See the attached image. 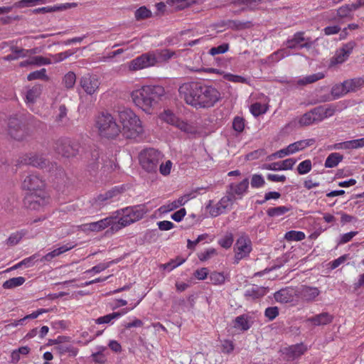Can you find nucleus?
Returning a JSON list of instances; mask_svg holds the SVG:
<instances>
[{"label":"nucleus","mask_w":364,"mask_h":364,"mask_svg":"<svg viewBox=\"0 0 364 364\" xmlns=\"http://www.w3.org/2000/svg\"><path fill=\"white\" fill-rule=\"evenodd\" d=\"M178 92L188 105L196 109L212 107L222 98L215 87L200 82L183 83L179 87Z\"/></svg>","instance_id":"obj_1"},{"label":"nucleus","mask_w":364,"mask_h":364,"mask_svg":"<svg viewBox=\"0 0 364 364\" xmlns=\"http://www.w3.org/2000/svg\"><path fill=\"white\" fill-rule=\"evenodd\" d=\"M165 90L160 85H146L132 92V99L134 104L146 113L151 110L164 97Z\"/></svg>","instance_id":"obj_2"},{"label":"nucleus","mask_w":364,"mask_h":364,"mask_svg":"<svg viewBox=\"0 0 364 364\" xmlns=\"http://www.w3.org/2000/svg\"><path fill=\"white\" fill-rule=\"evenodd\" d=\"M119 118L122 124V135L127 139H136L143 132L139 118L130 109H124L119 112Z\"/></svg>","instance_id":"obj_3"},{"label":"nucleus","mask_w":364,"mask_h":364,"mask_svg":"<svg viewBox=\"0 0 364 364\" xmlns=\"http://www.w3.org/2000/svg\"><path fill=\"white\" fill-rule=\"evenodd\" d=\"M96 125L100 134L107 139L116 137L121 132L114 117L107 112H102L97 119Z\"/></svg>","instance_id":"obj_4"},{"label":"nucleus","mask_w":364,"mask_h":364,"mask_svg":"<svg viewBox=\"0 0 364 364\" xmlns=\"http://www.w3.org/2000/svg\"><path fill=\"white\" fill-rule=\"evenodd\" d=\"M80 144L77 140L69 138H60L53 144V150L65 158L75 157L79 154Z\"/></svg>","instance_id":"obj_5"},{"label":"nucleus","mask_w":364,"mask_h":364,"mask_svg":"<svg viewBox=\"0 0 364 364\" xmlns=\"http://www.w3.org/2000/svg\"><path fill=\"white\" fill-rule=\"evenodd\" d=\"M161 153L154 149H148L139 155V162L144 170L148 173H156Z\"/></svg>","instance_id":"obj_6"},{"label":"nucleus","mask_w":364,"mask_h":364,"mask_svg":"<svg viewBox=\"0 0 364 364\" xmlns=\"http://www.w3.org/2000/svg\"><path fill=\"white\" fill-rule=\"evenodd\" d=\"M8 131L9 135L17 141L23 140L27 135L25 124L21 119L16 117L9 118Z\"/></svg>","instance_id":"obj_7"},{"label":"nucleus","mask_w":364,"mask_h":364,"mask_svg":"<svg viewBox=\"0 0 364 364\" xmlns=\"http://www.w3.org/2000/svg\"><path fill=\"white\" fill-rule=\"evenodd\" d=\"M156 65L155 57L153 53H144L129 63V70L136 71Z\"/></svg>","instance_id":"obj_8"},{"label":"nucleus","mask_w":364,"mask_h":364,"mask_svg":"<svg viewBox=\"0 0 364 364\" xmlns=\"http://www.w3.org/2000/svg\"><path fill=\"white\" fill-rule=\"evenodd\" d=\"M147 212L148 208H146V205L145 203L129 206L122 209V213H126V214H129V216L134 222H136L142 219Z\"/></svg>","instance_id":"obj_9"},{"label":"nucleus","mask_w":364,"mask_h":364,"mask_svg":"<svg viewBox=\"0 0 364 364\" xmlns=\"http://www.w3.org/2000/svg\"><path fill=\"white\" fill-rule=\"evenodd\" d=\"M44 186V181L35 174L26 176L22 183L23 188L28 191L41 190Z\"/></svg>","instance_id":"obj_10"},{"label":"nucleus","mask_w":364,"mask_h":364,"mask_svg":"<svg viewBox=\"0 0 364 364\" xmlns=\"http://www.w3.org/2000/svg\"><path fill=\"white\" fill-rule=\"evenodd\" d=\"M298 296L303 300L307 302H312L315 301L316 298L320 294V290L315 287H310L307 285H302L298 289Z\"/></svg>","instance_id":"obj_11"},{"label":"nucleus","mask_w":364,"mask_h":364,"mask_svg":"<svg viewBox=\"0 0 364 364\" xmlns=\"http://www.w3.org/2000/svg\"><path fill=\"white\" fill-rule=\"evenodd\" d=\"M296 161V159L289 158L282 161L274 162L272 164H264L262 166V168L272 171L289 170L293 168Z\"/></svg>","instance_id":"obj_12"},{"label":"nucleus","mask_w":364,"mask_h":364,"mask_svg":"<svg viewBox=\"0 0 364 364\" xmlns=\"http://www.w3.org/2000/svg\"><path fill=\"white\" fill-rule=\"evenodd\" d=\"M80 86L88 95H92L99 87V82L95 77L90 75H84L81 77Z\"/></svg>","instance_id":"obj_13"},{"label":"nucleus","mask_w":364,"mask_h":364,"mask_svg":"<svg viewBox=\"0 0 364 364\" xmlns=\"http://www.w3.org/2000/svg\"><path fill=\"white\" fill-rule=\"evenodd\" d=\"M114 223L113 218H106L97 222H92L82 225L83 230H89L90 231H100L109 227Z\"/></svg>","instance_id":"obj_14"},{"label":"nucleus","mask_w":364,"mask_h":364,"mask_svg":"<svg viewBox=\"0 0 364 364\" xmlns=\"http://www.w3.org/2000/svg\"><path fill=\"white\" fill-rule=\"evenodd\" d=\"M335 111L336 109L333 105H320L313 109L317 122H321L323 119L332 116Z\"/></svg>","instance_id":"obj_15"},{"label":"nucleus","mask_w":364,"mask_h":364,"mask_svg":"<svg viewBox=\"0 0 364 364\" xmlns=\"http://www.w3.org/2000/svg\"><path fill=\"white\" fill-rule=\"evenodd\" d=\"M77 3H66L63 4L59 6H46V7H41L32 10L33 14H45V13H49V12H55V11H60L66 10L71 8H75L77 6Z\"/></svg>","instance_id":"obj_16"},{"label":"nucleus","mask_w":364,"mask_h":364,"mask_svg":"<svg viewBox=\"0 0 364 364\" xmlns=\"http://www.w3.org/2000/svg\"><path fill=\"white\" fill-rule=\"evenodd\" d=\"M333 320V316L328 312H322L307 319V321L313 323L314 326H324L331 323Z\"/></svg>","instance_id":"obj_17"},{"label":"nucleus","mask_w":364,"mask_h":364,"mask_svg":"<svg viewBox=\"0 0 364 364\" xmlns=\"http://www.w3.org/2000/svg\"><path fill=\"white\" fill-rule=\"evenodd\" d=\"M235 250H237L249 255L252 251L251 240L246 236L240 237L235 245Z\"/></svg>","instance_id":"obj_18"},{"label":"nucleus","mask_w":364,"mask_h":364,"mask_svg":"<svg viewBox=\"0 0 364 364\" xmlns=\"http://www.w3.org/2000/svg\"><path fill=\"white\" fill-rule=\"evenodd\" d=\"M25 203H28L29 208L37 210L45 205V199L43 196L32 193L26 197Z\"/></svg>","instance_id":"obj_19"},{"label":"nucleus","mask_w":364,"mask_h":364,"mask_svg":"<svg viewBox=\"0 0 364 364\" xmlns=\"http://www.w3.org/2000/svg\"><path fill=\"white\" fill-rule=\"evenodd\" d=\"M27 164L37 168H46L49 161L44 158L42 155L39 154H33L28 157Z\"/></svg>","instance_id":"obj_20"},{"label":"nucleus","mask_w":364,"mask_h":364,"mask_svg":"<svg viewBox=\"0 0 364 364\" xmlns=\"http://www.w3.org/2000/svg\"><path fill=\"white\" fill-rule=\"evenodd\" d=\"M100 151L95 149L90 153V158L87 161V168L90 172H95L100 164Z\"/></svg>","instance_id":"obj_21"},{"label":"nucleus","mask_w":364,"mask_h":364,"mask_svg":"<svg viewBox=\"0 0 364 364\" xmlns=\"http://www.w3.org/2000/svg\"><path fill=\"white\" fill-rule=\"evenodd\" d=\"M73 246H68V245H63L50 252L46 254L45 256L42 257L40 259L41 262H50L51 261L54 257L59 256L60 255L72 249Z\"/></svg>","instance_id":"obj_22"},{"label":"nucleus","mask_w":364,"mask_h":364,"mask_svg":"<svg viewBox=\"0 0 364 364\" xmlns=\"http://www.w3.org/2000/svg\"><path fill=\"white\" fill-rule=\"evenodd\" d=\"M223 26H228L232 30H243L249 28L252 26L251 21H240L238 20H228L223 23Z\"/></svg>","instance_id":"obj_23"},{"label":"nucleus","mask_w":364,"mask_h":364,"mask_svg":"<svg viewBox=\"0 0 364 364\" xmlns=\"http://www.w3.org/2000/svg\"><path fill=\"white\" fill-rule=\"evenodd\" d=\"M274 297L278 302L286 304L293 300V295L290 290L282 289L274 293Z\"/></svg>","instance_id":"obj_24"},{"label":"nucleus","mask_w":364,"mask_h":364,"mask_svg":"<svg viewBox=\"0 0 364 364\" xmlns=\"http://www.w3.org/2000/svg\"><path fill=\"white\" fill-rule=\"evenodd\" d=\"M267 288L263 287H258L253 285L250 289H247L245 296L246 297H251L252 299H258L266 294Z\"/></svg>","instance_id":"obj_25"},{"label":"nucleus","mask_w":364,"mask_h":364,"mask_svg":"<svg viewBox=\"0 0 364 364\" xmlns=\"http://www.w3.org/2000/svg\"><path fill=\"white\" fill-rule=\"evenodd\" d=\"M343 156L340 153L333 152L330 154L326 159L324 166L326 168H334L336 167L342 160Z\"/></svg>","instance_id":"obj_26"},{"label":"nucleus","mask_w":364,"mask_h":364,"mask_svg":"<svg viewBox=\"0 0 364 364\" xmlns=\"http://www.w3.org/2000/svg\"><path fill=\"white\" fill-rule=\"evenodd\" d=\"M347 91L355 92L364 85V79L362 77L353 78L344 81Z\"/></svg>","instance_id":"obj_27"},{"label":"nucleus","mask_w":364,"mask_h":364,"mask_svg":"<svg viewBox=\"0 0 364 364\" xmlns=\"http://www.w3.org/2000/svg\"><path fill=\"white\" fill-rule=\"evenodd\" d=\"M134 222L132 220V218L129 216V214H126V213H122V217H121L117 223H114L112 225L111 230L112 231H117L122 228H124Z\"/></svg>","instance_id":"obj_28"},{"label":"nucleus","mask_w":364,"mask_h":364,"mask_svg":"<svg viewBox=\"0 0 364 364\" xmlns=\"http://www.w3.org/2000/svg\"><path fill=\"white\" fill-rule=\"evenodd\" d=\"M42 92V86L39 84L35 85L32 88L29 89L26 95L28 102L33 103L41 95Z\"/></svg>","instance_id":"obj_29"},{"label":"nucleus","mask_w":364,"mask_h":364,"mask_svg":"<svg viewBox=\"0 0 364 364\" xmlns=\"http://www.w3.org/2000/svg\"><path fill=\"white\" fill-rule=\"evenodd\" d=\"M304 32H296L291 39H288L286 42L287 47L290 49H294L298 46H299L300 43L304 41L306 39L304 37Z\"/></svg>","instance_id":"obj_30"},{"label":"nucleus","mask_w":364,"mask_h":364,"mask_svg":"<svg viewBox=\"0 0 364 364\" xmlns=\"http://www.w3.org/2000/svg\"><path fill=\"white\" fill-rule=\"evenodd\" d=\"M152 53L155 57L156 64L169 60L175 54L174 52L168 49L156 50Z\"/></svg>","instance_id":"obj_31"},{"label":"nucleus","mask_w":364,"mask_h":364,"mask_svg":"<svg viewBox=\"0 0 364 364\" xmlns=\"http://www.w3.org/2000/svg\"><path fill=\"white\" fill-rule=\"evenodd\" d=\"M249 187L248 178L243 179L240 183L237 185L230 184V188L232 191L237 195H242L245 193Z\"/></svg>","instance_id":"obj_32"},{"label":"nucleus","mask_w":364,"mask_h":364,"mask_svg":"<svg viewBox=\"0 0 364 364\" xmlns=\"http://www.w3.org/2000/svg\"><path fill=\"white\" fill-rule=\"evenodd\" d=\"M347 90L345 82H343L341 84H337L333 86L331 93L333 95V99H338L349 92Z\"/></svg>","instance_id":"obj_33"},{"label":"nucleus","mask_w":364,"mask_h":364,"mask_svg":"<svg viewBox=\"0 0 364 364\" xmlns=\"http://www.w3.org/2000/svg\"><path fill=\"white\" fill-rule=\"evenodd\" d=\"M26 282L23 277H13L5 281L2 285L4 289H13L21 286Z\"/></svg>","instance_id":"obj_34"},{"label":"nucleus","mask_w":364,"mask_h":364,"mask_svg":"<svg viewBox=\"0 0 364 364\" xmlns=\"http://www.w3.org/2000/svg\"><path fill=\"white\" fill-rule=\"evenodd\" d=\"M291 210L290 207L287 206H277L274 208H270L267 210V214L269 217H277L282 216L289 212Z\"/></svg>","instance_id":"obj_35"},{"label":"nucleus","mask_w":364,"mask_h":364,"mask_svg":"<svg viewBox=\"0 0 364 364\" xmlns=\"http://www.w3.org/2000/svg\"><path fill=\"white\" fill-rule=\"evenodd\" d=\"M263 0H232L231 3L236 6L245 5L247 7L242 8L241 11L246 9L252 10L254 6L260 4Z\"/></svg>","instance_id":"obj_36"},{"label":"nucleus","mask_w":364,"mask_h":364,"mask_svg":"<svg viewBox=\"0 0 364 364\" xmlns=\"http://www.w3.org/2000/svg\"><path fill=\"white\" fill-rule=\"evenodd\" d=\"M26 231L21 230L11 234L9 238L6 240V245L9 246L16 245L19 241L26 235Z\"/></svg>","instance_id":"obj_37"},{"label":"nucleus","mask_w":364,"mask_h":364,"mask_svg":"<svg viewBox=\"0 0 364 364\" xmlns=\"http://www.w3.org/2000/svg\"><path fill=\"white\" fill-rule=\"evenodd\" d=\"M119 193V190L116 188H114L105 193L100 194L95 200V203H99L100 204L101 203L105 202V200L110 199L115 196H117Z\"/></svg>","instance_id":"obj_38"},{"label":"nucleus","mask_w":364,"mask_h":364,"mask_svg":"<svg viewBox=\"0 0 364 364\" xmlns=\"http://www.w3.org/2000/svg\"><path fill=\"white\" fill-rule=\"evenodd\" d=\"M284 239L287 241H301L305 239V234L301 231L290 230L286 232Z\"/></svg>","instance_id":"obj_39"},{"label":"nucleus","mask_w":364,"mask_h":364,"mask_svg":"<svg viewBox=\"0 0 364 364\" xmlns=\"http://www.w3.org/2000/svg\"><path fill=\"white\" fill-rule=\"evenodd\" d=\"M316 122H317V120L314 113L313 112V109L303 114L299 119V124L302 126H308Z\"/></svg>","instance_id":"obj_40"},{"label":"nucleus","mask_w":364,"mask_h":364,"mask_svg":"<svg viewBox=\"0 0 364 364\" xmlns=\"http://www.w3.org/2000/svg\"><path fill=\"white\" fill-rule=\"evenodd\" d=\"M193 2V0H166V4L169 6H175L178 10H181Z\"/></svg>","instance_id":"obj_41"},{"label":"nucleus","mask_w":364,"mask_h":364,"mask_svg":"<svg viewBox=\"0 0 364 364\" xmlns=\"http://www.w3.org/2000/svg\"><path fill=\"white\" fill-rule=\"evenodd\" d=\"M160 117L162 120L175 126L178 122V118L169 109L165 110L161 114Z\"/></svg>","instance_id":"obj_42"},{"label":"nucleus","mask_w":364,"mask_h":364,"mask_svg":"<svg viewBox=\"0 0 364 364\" xmlns=\"http://www.w3.org/2000/svg\"><path fill=\"white\" fill-rule=\"evenodd\" d=\"M151 11L144 6L139 7L138 9L136 10L134 13L135 18L137 21L150 18L151 17Z\"/></svg>","instance_id":"obj_43"},{"label":"nucleus","mask_w":364,"mask_h":364,"mask_svg":"<svg viewBox=\"0 0 364 364\" xmlns=\"http://www.w3.org/2000/svg\"><path fill=\"white\" fill-rule=\"evenodd\" d=\"M348 57H349V55L347 54H345L343 53V50H341V48H340L339 50H338L336 52V54L334 55V56L331 58V65H333L342 63L345 62L348 59Z\"/></svg>","instance_id":"obj_44"},{"label":"nucleus","mask_w":364,"mask_h":364,"mask_svg":"<svg viewBox=\"0 0 364 364\" xmlns=\"http://www.w3.org/2000/svg\"><path fill=\"white\" fill-rule=\"evenodd\" d=\"M235 327L240 328L242 331L248 330L250 326L248 323L247 316L243 314L236 317L235 319Z\"/></svg>","instance_id":"obj_45"},{"label":"nucleus","mask_w":364,"mask_h":364,"mask_svg":"<svg viewBox=\"0 0 364 364\" xmlns=\"http://www.w3.org/2000/svg\"><path fill=\"white\" fill-rule=\"evenodd\" d=\"M27 79L29 81L41 79V80H48V77L46 75V70L45 68H42L39 70H36L29 73L27 76Z\"/></svg>","instance_id":"obj_46"},{"label":"nucleus","mask_w":364,"mask_h":364,"mask_svg":"<svg viewBox=\"0 0 364 364\" xmlns=\"http://www.w3.org/2000/svg\"><path fill=\"white\" fill-rule=\"evenodd\" d=\"M324 77V74L322 73H317L313 75H310L306 76L304 79L299 80V84L306 85L309 83H312L316 82L318 80L323 79Z\"/></svg>","instance_id":"obj_47"},{"label":"nucleus","mask_w":364,"mask_h":364,"mask_svg":"<svg viewBox=\"0 0 364 364\" xmlns=\"http://www.w3.org/2000/svg\"><path fill=\"white\" fill-rule=\"evenodd\" d=\"M233 241L232 234L228 232L223 238L219 240L218 243L222 247L228 249L232 246Z\"/></svg>","instance_id":"obj_48"},{"label":"nucleus","mask_w":364,"mask_h":364,"mask_svg":"<svg viewBox=\"0 0 364 364\" xmlns=\"http://www.w3.org/2000/svg\"><path fill=\"white\" fill-rule=\"evenodd\" d=\"M311 170V161L309 159H306L301 162L298 167L297 171L299 174L304 175L308 173Z\"/></svg>","instance_id":"obj_49"},{"label":"nucleus","mask_w":364,"mask_h":364,"mask_svg":"<svg viewBox=\"0 0 364 364\" xmlns=\"http://www.w3.org/2000/svg\"><path fill=\"white\" fill-rule=\"evenodd\" d=\"M251 186L254 188H259L265 184V181L262 175L253 174L250 181Z\"/></svg>","instance_id":"obj_50"},{"label":"nucleus","mask_w":364,"mask_h":364,"mask_svg":"<svg viewBox=\"0 0 364 364\" xmlns=\"http://www.w3.org/2000/svg\"><path fill=\"white\" fill-rule=\"evenodd\" d=\"M232 128L238 133L242 132L245 129V119L239 116L235 117L232 122Z\"/></svg>","instance_id":"obj_51"},{"label":"nucleus","mask_w":364,"mask_h":364,"mask_svg":"<svg viewBox=\"0 0 364 364\" xmlns=\"http://www.w3.org/2000/svg\"><path fill=\"white\" fill-rule=\"evenodd\" d=\"M46 0H21L14 4L16 7H29L37 4H45Z\"/></svg>","instance_id":"obj_52"},{"label":"nucleus","mask_w":364,"mask_h":364,"mask_svg":"<svg viewBox=\"0 0 364 364\" xmlns=\"http://www.w3.org/2000/svg\"><path fill=\"white\" fill-rule=\"evenodd\" d=\"M229 50V44L224 43L217 47H213L211 48L208 53L211 55H215L218 54H223L226 53Z\"/></svg>","instance_id":"obj_53"},{"label":"nucleus","mask_w":364,"mask_h":364,"mask_svg":"<svg viewBox=\"0 0 364 364\" xmlns=\"http://www.w3.org/2000/svg\"><path fill=\"white\" fill-rule=\"evenodd\" d=\"M60 354L69 353L71 355L75 356L77 353V349L72 346L59 345L55 348Z\"/></svg>","instance_id":"obj_54"},{"label":"nucleus","mask_w":364,"mask_h":364,"mask_svg":"<svg viewBox=\"0 0 364 364\" xmlns=\"http://www.w3.org/2000/svg\"><path fill=\"white\" fill-rule=\"evenodd\" d=\"M76 76L73 72H68L63 77V83L67 88H72L75 85Z\"/></svg>","instance_id":"obj_55"},{"label":"nucleus","mask_w":364,"mask_h":364,"mask_svg":"<svg viewBox=\"0 0 364 364\" xmlns=\"http://www.w3.org/2000/svg\"><path fill=\"white\" fill-rule=\"evenodd\" d=\"M120 317V314L112 313L104 316L99 317L95 320L97 324L109 323L112 320Z\"/></svg>","instance_id":"obj_56"},{"label":"nucleus","mask_w":364,"mask_h":364,"mask_svg":"<svg viewBox=\"0 0 364 364\" xmlns=\"http://www.w3.org/2000/svg\"><path fill=\"white\" fill-rule=\"evenodd\" d=\"M185 261V259L177 257L176 259H171L170 262L162 264L161 267H163L164 269H168L169 270H172L174 268L182 264Z\"/></svg>","instance_id":"obj_57"},{"label":"nucleus","mask_w":364,"mask_h":364,"mask_svg":"<svg viewBox=\"0 0 364 364\" xmlns=\"http://www.w3.org/2000/svg\"><path fill=\"white\" fill-rule=\"evenodd\" d=\"M209 279L213 284H222L225 282V277L223 273L214 272L210 274Z\"/></svg>","instance_id":"obj_58"},{"label":"nucleus","mask_w":364,"mask_h":364,"mask_svg":"<svg viewBox=\"0 0 364 364\" xmlns=\"http://www.w3.org/2000/svg\"><path fill=\"white\" fill-rule=\"evenodd\" d=\"M305 148V144L302 140L296 141L289 144L287 147V151L289 152L290 154H292L298 151L302 150Z\"/></svg>","instance_id":"obj_59"},{"label":"nucleus","mask_w":364,"mask_h":364,"mask_svg":"<svg viewBox=\"0 0 364 364\" xmlns=\"http://www.w3.org/2000/svg\"><path fill=\"white\" fill-rule=\"evenodd\" d=\"M264 315L269 321L274 320L279 315V309L277 306L268 307L265 309Z\"/></svg>","instance_id":"obj_60"},{"label":"nucleus","mask_w":364,"mask_h":364,"mask_svg":"<svg viewBox=\"0 0 364 364\" xmlns=\"http://www.w3.org/2000/svg\"><path fill=\"white\" fill-rule=\"evenodd\" d=\"M339 146L346 149H358L356 139L344 141L340 144H337L335 145L336 149H338Z\"/></svg>","instance_id":"obj_61"},{"label":"nucleus","mask_w":364,"mask_h":364,"mask_svg":"<svg viewBox=\"0 0 364 364\" xmlns=\"http://www.w3.org/2000/svg\"><path fill=\"white\" fill-rule=\"evenodd\" d=\"M250 112L255 117H258L259 115L264 113L265 109H263V107L260 103L255 102L251 105Z\"/></svg>","instance_id":"obj_62"},{"label":"nucleus","mask_w":364,"mask_h":364,"mask_svg":"<svg viewBox=\"0 0 364 364\" xmlns=\"http://www.w3.org/2000/svg\"><path fill=\"white\" fill-rule=\"evenodd\" d=\"M216 250L210 248L203 252H200L198 255V257L200 261H206L210 259L213 255H216Z\"/></svg>","instance_id":"obj_63"},{"label":"nucleus","mask_w":364,"mask_h":364,"mask_svg":"<svg viewBox=\"0 0 364 364\" xmlns=\"http://www.w3.org/2000/svg\"><path fill=\"white\" fill-rule=\"evenodd\" d=\"M175 126L186 133L193 132V127L187 122L180 120L179 119Z\"/></svg>","instance_id":"obj_64"}]
</instances>
